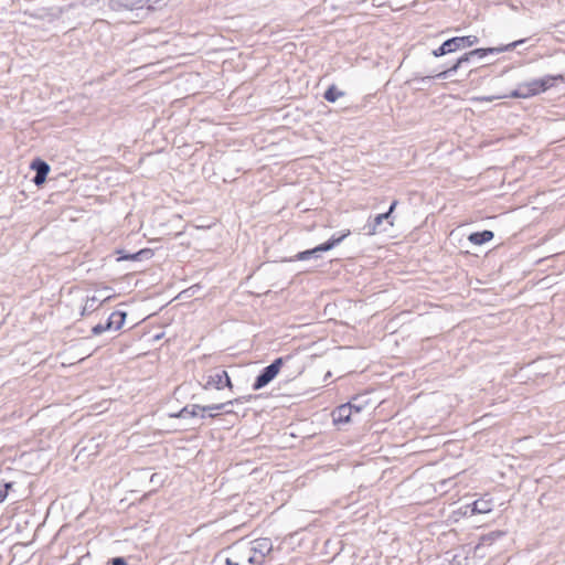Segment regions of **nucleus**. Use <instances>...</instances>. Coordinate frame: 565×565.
Returning a JSON list of instances; mask_svg holds the SVG:
<instances>
[{
	"mask_svg": "<svg viewBox=\"0 0 565 565\" xmlns=\"http://www.w3.org/2000/svg\"><path fill=\"white\" fill-rule=\"evenodd\" d=\"M529 39H520V40H516L514 42H511L507 45H502V46H498V47H480V49H475L472 51L469 52V55L473 56V58H483L484 56H487L488 54H494V53H502V52H508V51H512L514 50L515 47L520 46L521 44L525 43Z\"/></svg>",
	"mask_w": 565,
	"mask_h": 565,
	"instance_id": "6e6552de",
	"label": "nucleus"
},
{
	"mask_svg": "<svg viewBox=\"0 0 565 565\" xmlns=\"http://www.w3.org/2000/svg\"><path fill=\"white\" fill-rule=\"evenodd\" d=\"M110 298H111V297H106V299H104L100 303H103V302H105V301L109 300Z\"/></svg>",
	"mask_w": 565,
	"mask_h": 565,
	"instance_id": "2f4dec72",
	"label": "nucleus"
},
{
	"mask_svg": "<svg viewBox=\"0 0 565 565\" xmlns=\"http://www.w3.org/2000/svg\"><path fill=\"white\" fill-rule=\"evenodd\" d=\"M98 301V298L95 296L88 297L85 302V306L83 307L82 316H85L86 313L89 312H94L98 308V306L96 305Z\"/></svg>",
	"mask_w": 565,
	"mask_h": 565,
	"instance_id": "aec40b11",
	"label": "nucleus"
},
{
	"mask_svg": "<svg viewBox=\"0 0 565 565\" xmlns=\"http://www.w3.org/2000/svg\"><path fill=\"white\" fill-rule=\"evenodd\" d=\"M119 257L118 260H139L137 256V252L134 254H126L124 250H118Z\"/></svg>",
	"mask_w": 565,
	"mask_h": 565,
	"instance_id": "4be33fe9",
	"label": "nucleus"
},
{
	"mask_svg": "<svg viewBox=\"0 0 565 565\" xmlns=\"http://www.w3.org/2000/svg\"><path fill=\"white\" fill-rule=\"evenodd\" d=\"M285 358L275 359L269 365L265 366L256 376L253 383V390L258 391L269 384L279 373L284 365Z\"/></svg>",
	"mask_w": 565,
	"mask_h": 565,
	"instance_id": "39448f33",
	"label": "nucleus"
},
{
	"mask_svg": "<svg viewBox=\"0 0 565 565\" xmlns=\"http://www.w3.org/2000/svg\"><path fill=\"white\" fill-rule=\"evenodd\" d=\"M242 399H243V397L230 399V401H226L223 403L211 404V405H206V406L191 404V405L184 406L178 413L171 414L170 416L174 417V418H190V417L193 418L196 416H200L201 418H205L206 417L205 413L209 412L207 416L211 418H214V417H216V414L211 413L212 411L223 412L224 414L231 413V411L225 409L226 406L234 405L235 403L236 404L242 403Z\"/></svg>",
	"mask_w": 565,
	"mask_h": 565,
	"instance_id": "7ed1b4c3",
	"label": "nucleus"
},
{
	"mask_svg": "<svg viewBox=\"0 0 565 565\" xmlns=\"http://www.w3.org/2000/svg\"><path fill=\"white\" fill-rule=\"evenodd\" d=\"M127 313L121 310L114 311L106 320L109 330H119L126 320Z\"/></svg>",
	"mask_w": 565,
	"mask_h": 565,
	"instance_id": "4468645a",
	"label": "nucleus"
},
{
	"mask_svg": "<svg viewBox=\"0 0 565 565\" xmlns=\"http://www.w3.org/2000/svg\"><path fill=\"white\" fill-rule=\"evenodd\" d=\"M352 414L353 403L349 402L338 406L331 415L334 424H347L351 420Z\"/></svg>",
	"mask_w": 565,
	"mask_h": 565,
	"instance_id": "f8f14e48",
	"label": "nucleus"
},
{
	"mask_svg": "<svg viewBox=\"0 0 565 565\" xmlns=\"http://www.w3.org/2000/svg\"><path fill=\"white\" fill-rule=\"evenodd\" d=\"M168 0H109V8L116 12H136L137 18H146L150 12L166 7Z\"/></svg>",
	"mask_w": 565,
	"mask_h": 565,
	"instance_id": "f03ea898",
	"label": "nucleus"
},
{
	"mask_svg": "<svg viewBox=\"0 0 565 565\" xmlns=\"http://www.w3.org/2000/svg\"><path fill=\"white\" fill-rule=\"evenodd\" d=\"M157 477V473H153L150 478L151 482H157V479H154Z\"/></svg>",
	"mask_w": 565,
	"mask_h": 565,
	"instance_id": "c85d7f7f",
	"label": "nucleus"
},
{
	"mask_svg": "<svg viewBox=\"0 0 565 565\" xmlns=\"http://www.w3.org/2000/svg\"><path fill=\"white\" fill-rule=\"evenodd\" d=\"M273 551V542L268 537H259L250 542L252 554L248 557V563L262 565L265 557Z\"/></svg>",
	"mask_w": 565,
	"mask_h": 565,
	"instance_id": "423d86ee",
	"label": "nucleus"
},
{
	"mask_svg": "<svg viewBox=\"0 0 565 565\" xmlns=\"http://www.w3.org/2000/svg\"><path fill=\"white\" fill-rule=\"evenodd\" d=\"M479 100H483V102H492L494 99L493 96H487V97H480L478 98Z\"/></svg>",
	"mask_w": 565,
	"mask_h": 565,
	"instance_id": "bb28decb",
	"label": "nucleus"
},
{
	"mask_svg": "<svg viewBox=\"0 0 565 565\" xmlns=\"http://www.w3.org/2000/svg\"><path fill=\"white\" fill-rule=\"evenodd\" d=\"M225 564H226V565H239V564H238V562H236V561H234V559H232V558H230V557H227V558L225 559Z\"/></svg>",
	"mask_w": 565,
	"mask_h": 565,
	"instance_id": "a878e982",
	"label": "nucleus"
},
{
	"mask_svg": "<svg viewBox=\"0 0 565 565\" xmlns=\"http://www.w3.org/2000/svg\"><path fill=\"white\" fill-rule=\"evenodd\" d=\"M110 564L111 565H128L126 558L120 557V556L111 558Z\"/></svg>",
	"mask_w": 565,
	"mask_h": 565,
	"instance_id": "393cba45",
	"label": "nucleus"
},
{
	"mask_svg": "<svg viewBox=\"0 0 565 565\" xmlns=\"http://www.w3.org/2000/svg\"><path fill=\"white\" fill-rule=\"evenodd\" d=\"M228 406H230V405H227L225 409H226V411H231V413H230V414H232V413H233V411H232V409H231V407H228Z\"/></svg>",
	"mask_w": 565,
	"mask_h": 565,
	"instance_id": "7c9ffc66",
	"label": "nucleus"
},
{
	"mask_svg": "<svg viewBox=\"0 0 565 565\" xmlns=\"http://www.w3.org/2000/svg\"><path fill=\"white\" fill-rule=\"evenodd\" d=\"M470 508L471 514H486L491 512L492 502L490 500H476L471 505H467V509Z\"/></svg>",
	"mask_w": 565,
	"mask_h": 565,
	"instance_id": "f3484780",
	"label": "nucleus"
},
{
	"mask_svg": "<svg viewBox=\"0 0 565 565\" xmlns=\"http://www.w3.org/2000/svg\"><path fill=\"white\" fill-rule=\"evenodd\" d=\"M323 252H326V249L323 248L322 244H320L311 249L299 252L289 260L295 262V260H308L311 258H318V257H320L321 253H323Z\"/></svg>",
	"mask_w": 565,
	"mask_h": 565,
	"instance_id": "2eb2a0df",
	"label": "nucleus"
},
{
	"mask_svg": "<svg viewBox=\"0 0 565 565\" xmlns=\"http://www.w3.org/2000/svg\"><path fill=\"white\" fill-rule=\"evenodd\" d=\"M479 42L478 36L476 35H463V36H454L451 39L446 40L433 51V55L435 57H440L459 50L470 47Z\"/></svg>",
	"mask_w": 565,
	"mask_h": 565,
	"instance_id": "20e7f679",
	"label": "nucleus"
},
{
	"mask_svg": "<svg viewBox=\"0 0 565 565\" xmlns=\"http://www.w3.org/2000/svg\"><path fill=\"white\" fill-rule=\"evenodd\" d=\"M362 411V406L353 403V413H360Z\"/></svg>",
	"mask_w": 565,
	"mask_h": 565,
	"instance_id": "cd10ccee",
	"label": "nucleus"
},
{
	"mask_svg": "<svg viewBox=\"0 0 565 565\" xmlns=\"http://www.w3.org/2000/svg\"><path fill=\"white\" fill-rule=\"evenodd\" d=\"M157 477V473H153L150 478L151 482H157V479H154Z\"/></svg>",
	"mask_w": 565,
	"mask_h": 565,
	"instance_id": "c756f323",
	"label": "nucleus"
},
{
	"mask_svg": "<svg viewBox=\"0 0 565 565\" xmlns=\"http://www.w3.org/2000/svg\"><path fill=\"white\" fill-rule=\"evenodd\" d=\"M139 260L149 259L153 256V252L150 248H143L137 252Z\"/></svg>",
	"mask_w": 565,
	"mask_h": 565,
	"instance_id": "5701e85b",
	"label": "nucleus"
},
{
	"mask_svg": "<svg viewBox=\"0 0 565 565\" xmlns=\"http://www.w3.org/2000/svg\"><path fill=\"white\" fill-rule=\"evenodd\" d=\"M505 535L504 531L494 530L489 533L482 534L479 539V543L476 545V551L481 550L483 546H490L493 542Z\"/></svg>",
	"mask_w": 565,
	"mask_h": 565,
	"instance_id": "ddd939ff",
	"label": "nucleus"
},
{
	"mask_svg": "<svg viewBox=\"0 0 565 565\" xmlns=\"http://www.w3.org/2000/svg\"><path fill=\"white\" fill-rule=\"evenodd\" d=\"M558 82L565 83V75H546L542 78L531 79L529 82L519 84L518 87L505 97L530 98L544 93L552 87H555Z\"/></svg>",
	"mask_w": 565,
	"mask_h": 565,
	"instance_id": "f257e3e1",
	"label": "nucleus"
},
{
	"mask_svg": "<svg viewBox=\"0 0 565 565\" xmlns=\"http://www.w3.org/2000/svg\"><path fill=\"white\" fill-rule=\"evenodd\" d=\"M343 95L344 92L340 90L335 85H330L324 92L323 97L327 102L334 103Z\"/></svg>",
	"mask_w": 565,
	"mask_h": 565,
	"instance_id": "6ab92c4d",
	"label": "nucleus"
},
{
	"mask_svg": "<svg viewBox=\"0 0 565 565\" xmlns=\"http://www.w3.org/2000/svg\"><path fill=\"white\" fill-rule=\"evenodd\" d=\"M397 204H398V201L394 200L391 203L390 209H388L387 212L377 214L375 217L370 218L367 221V223L364 225L365 233L367 235H374L379 231V227L382 225V223L384 221H388V218L391 217V215H392V213L395 210Z\"/></svg>",
	"mask_w": 565,
	"mask_h": 565,
	"instance_id": "9d476101",
	"label": "nucleus"
},
{
	"mask_svg": "<svg viewBox=\"0 0 565 565\" xmlns=\"http://www.w3.org/2000/svg\"><path fill=\"white\" fill-rule=\"evenodd\" d=\"M108 330H109V329H108V326H106V323H98V324H96L95 327H93V329H92V333H93L94 335H99V334H102L103 332L108 331Z\"/></svg>",
	"mask_w": 565,
	"mask_h": 565,
	"instance_id": "b1692460",
	"label": "nucleus"
},
{
	"mask_svg": "<svg viewBox=\"0 0 565 565\" xmlns=\"http://www.w3.org/2000/svg\"><path fill=\"white\" fill-rule=\"evenodd\" d=\"M472 60H475L473 56L469 55V52H467V53L462 54L460 57H458L451 66L445 68L444 71L438 72L436 75H434V77L440 78V79H446V78L450 77L452 73L457 72L460 67H462V65L471 62ZM430 78H433V76H425V77H422L420 81L426 82V81H429Z\"/></svg>",
	"mask_w": 565,
	"mask_h": 565,
	"instance_id": "1a4fd4ad",
	"label": "nucleus"
},
{
	"mask_svg": "<svg viewBox=\"0 0 565 565\" xmlns=\"http://www.w3.org/2000/svg\"><path fill=\"white\" fill-rule=\"evenodd\" d=\"M205 383L203 384L204 390L216 388L222 390L224 387L232 388L233 384L228 373L225 370H213L206 376H204Z\"/></svg>",
	"mask_w": 565,
	"mask_h": 565,
	"instance_id": "0eeeda50",
	"label": "nucleus"
},
{
	"mask_svg": "<svg viewBox=\"0 0 565 565\" xmlns=\"http://www.w3.org/2000/svg\"><path fill=\"white\" fill-rule=\"evenodd\" d=\"M494 237L492 231L484 230L481 232H473L468 236V241L475 245H482L490 242Z\"/></svg>",
	"mask_w": 565,
	"mask_h": 565,
	"instance_id": "dca6fc26",
	"label": "nucleus"
},
{
	"mask_svg": "<svg viewBox=\"0 0 565 565\" xmlns=\"http://www.w3.org/2000/svg\"><path fill=\"white\" fill-rule=\"evenodd\" d=\"M12 487H13L12 482H7L4 484H0V503L7 499L8 492Z\"/></svg>",
	"mask_w": 565,
	"mask_h": 565,
	"instance_id": "412c9836",
	"label": "nucleus"
},
{
	"mask_svg": "<svg viewBox=\"0 0 565 565\" xmlns=\"http://www.w3.org/2000/svg\"><path fill=\"white\" fill-rule=\"evenodd\" d=\"M351 234L350 230H347L345 232L341 233L340 235H332L327 242L322 243L323 248L326 252L331 250L335 246H338L340 243L344 241L349 235Z\"/></svg>",
	"mask_w": 565,
	"mask_h": 565,
	"instance_id": "a211bd4d",
	"label": "nucleus"
},
{
	"mask_svg": "<svg viewBox=\"0 0 565 565\" xmlns=\"http://www.w3.org/2000/svg\"><path fill=\"white\" fill-rule=\"evenodd\" d=\"M30 167L35 172L33 182L36 185H41L42 183H44V181L51 170L49 163L40 158H36L31 162Z\"/></svg>",
	"mask_w": 565,
	"mask_h": 565,
	"instance_id": "9b49d317",
	"label": "nucleus"
}]
</instances>
